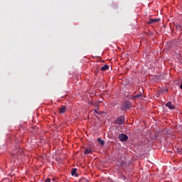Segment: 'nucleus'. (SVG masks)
Segmentation results:
<instances>
[{"instance_id": "obj_18", "label": "nucleus", "mask_w": 182, "mask_h": 182, "mask_svg": "<svg viewBox=\"0 0 182 182\" xmlns=\"http://www.w3.org/2000/svg\"><path fill=\"white\" fill-rule=\"evenodd\" d=\"M53 181H55V178H53Z\"/></svg>"}, {"instance_id": "obj_6", "label": "nucleus", "mask_w": 182, "mask_h": 182, "mask_svg": "<svg viewBox=\"0 0 182 182\" xmlns=\"http://www.w3.org/2000/svg\"><path fill=\"white\" fill-rule=\"evenodd\" d=\"M166 107H168L169 109H176V107H174L173 105H171V102H168L166 104Z\"/></svg>"}, {"instance_id": "obj_14", "label": "nucleus", "mask_w": 182, "mask_h": 182, "mask_svg": "<svg viewBox=\"0 0 182 182\" xmlns=\"http://www.w3.org/2000/svg\"><path fill=\"white\" fill-rule=\"evenodd\" d=\"M123 180H126V176H122Z\"/></svg>"}, {"instance_id": "obj_11", "label": "nucleus", "mask_w": 182, "mask_h": 182, "mask_svg": "<svg viewBox=\"0 0 182 182\" xmlns=\"http://www.w3.org/2000/svg\"><path fill=\"white\" fill-rule=\"evenodd\" d=\"M84 154H92V149H85L84 151Z\"/></svg>"}, {"instance_id": "obj_8", "label": "nucleus", "mask_w": 182, "mask_h": 182, "mask_svg": "<svg viewBox=\"0 0 182 182\" xmlns=\"http://www.w3.org/2000/svg\"><path fill=\"white\" fill-rule=\"evenodd\" d=\"M60 113H65L66 112V107L63 106L61 108L59 109Z\"/></svg>"}, {"instance_id": "obj_5", "label": "nucleus", "mask_w": 182, "mask_h": 182, "mask_svg": "<svg viewBox=\"0 0 182 182\" xmlns=\"http://www.w3.org/2000/svg\"><path fill=\"white\" fill-rule=\"evenodd\" d=\"M124 164V161L122 159H117V167H122Z\"/></svg>"}, {"instance_id": "obj_13", "label": "nucleus", "mask_w": 182, "mask_h": 182, "mask_svg": "<svg viewBox=\"0 0 182 182\" xmlns=\"http://www.w3.org/2000/svg\"><path fill=\"white\" fill-rule=\"evenodd\" d=\"M45 182H50V178H46Z\"/></svg>"}, {"instance_id": "obj_12", "label": "nucleus", "mask_w": 182, "mask_h": 182, "mask_svg": "<svg viewBox=\"0 0 182 182\" xmlns=\"http://www.w3.org/2000/svg\"><path fill=\"white\" fill-rule=\"evenodd\" d=\"M140 96H141V93L139 94H136L134 97H140Z\"/></svg>"}, {"instance_id": "obj_17", "label": "nucleus", "mask_w": 182, "mask_h": 182, "mask_svg": "<svg viewBox=\"0 0 182 182\" xmlns=\"http://www.w3.org/2000/svg\"><path fill=\"white\" fill-rule=\"evenodd\" d=\"M20 153H22V150L20 149Z\"/></svg>"}, {"instance_id": "obj_4", "label": "nucleus", "mask_w": 182, "mask_h": 182, "mask_svg": "<svg viewBox=\"0 0 182 182\" xmlns=\"http://www.w3.org/2000/svg\"><path fill=\"white\" fill-rule=\"evenodd\" d=\"M160 21L159 18H149L148 23H157Z\"/></svg>"}, {"instance_id": "obj_16", "label": "nucleus", "mask_w": 182, "mask_h": 182, "mask_svg": "<svg viewBox=\"0 0 182 182\" xmlns=\"http://www.w3.org/2000/svg\"><path fill=\"white\" fill-rule=\"evenodd\" d=\"M156 97H159V94H157Z\"/></svg>"}, {"instance_id": "obj_2", "label": "nucleus", "mask_w": 182, "mask_h": 182, "mask_svg": "<svg viewBox=\"0 0 182 182\" xmlns=\"http://www.w3.org/2000/svg\"><path fill=\"white\" fill-rule=\"evenodd\" d=\"M130 107H132V102H130L129 101H126L122 106V109L123 110H129V109H130Z\"/></svg>"}, {"instance_id": "obj_3", "label": "nucleus", "mask_w": 182, "mask_h": 182, "mask_svg": "<svg viewBox=\"0 0 182 182\" xmlns=\"http://www.w3.org/2000/svg\"><path fill=\"white\" fill-rule=\"evenodd\" d=\"M119 139L120 141H127V140L129 139V137L126 134H120L119 135Z\"/></svg>"}, {"instance_id": "obj_15", "label": "nucleus", "mask_w": 182, "mask_h": 182, "mask_svg": "<svg viewBox=\"0 0 182 182\" xmlns=\"http://www.w3.org/2000/svg\"><path fill=\"white\" fill-rule=\"evenodd\" d=\"M180 89H181L182 90V84L181 85V86H180Z\"/></svg>"}, {"instance_id": "obj_7", "label": "nucleus", "mask_w": 182, "mask_h": 182, "mask_svg": "<svg viewBox=\"0 0 182 182\" xmlns=\"http://www.w3.org/2000/svg\"><path fill=\"white\" fill-rule=\"evenodd\" d=\"M77 169L73 168L71 171V176H75V177H77V174L76 173Z\"/></svg>"}, {"instance_id": "obj_1", "label": "nucleus", "mask_w": 182, "mask_h": 182, "mask_svg": "<svg viewBox=\"0 0 182 182\" xmlns=\"http://www.w3.org/2000/svg\"><path fill=\"white\" fill-rule=\"evenodd\" d=\"M124 123V116L119 117L114 122L115 124H123Z\"/></svg>"}, {"instance_id": "obj_10", "label": "nucleus", "mask_w": 182, "mask_h": 182, "mask_svg": "<svg viewBox=\"0 0 182 182\" xmlns=\"http://www.w3.org/2000/svg\"><path fill=\"white\" fill-rule=\"evenodd\" d=\"M97 141L98 143H100V144H101V146H103L105 144V141L100 138L97 139Z\"/></svg>"}, {"instance_id": "obj_9", "label": "nucleus", "mask_w": 182, "mask_h": 182, "mask_svg": "<svg viewBox=\"0 0 182 182\" xmlns=\"http://www.w3.org/2000/svg\"><path fill=\"white\" fill-rule=\"evenodd\" d=\"M109 70V65H105L103 67H102L101 70H102L103 72Z\"/></svg>"}]
</instances>
